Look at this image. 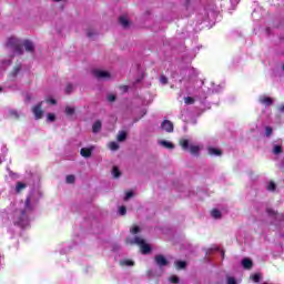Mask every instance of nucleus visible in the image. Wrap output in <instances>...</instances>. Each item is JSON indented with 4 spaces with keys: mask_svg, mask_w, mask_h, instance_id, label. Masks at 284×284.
<instances>
[{
    "mask_svg": "<svg viewBox=\"0 0 284 284\" xmlns=\"http://www.w3.org/2000/svg\"><path fill=\"white\" fill-rule=\"evenodd\" d=\"M32 112H33L36 119L43 118V110L41 109V102L32 108Z\"/></svg>",
    "mask_w": 284,
    "mask_h": 284,
    "instance_id": "423d86ee",
    "label": "nucleus"
},
{
    "mask_svg": "<svg viewBox=\"0 0 284 284\" xmlns=\"http://www.w3.org/2000/svg\"><path fill=\"white\" fill-rule=\"evenodd\" d=\"M108 101H110V103H114V101H116V95L110 94V95L108 97Z\"/></svg>",
    "mask_w": 284,
    "mask_h": 284,
    "instance_id": "4c0bfd02",
    "label": "nucleus"
},
{
    "mask_svg": "<svg viewBox=\"0 0 284 284\" xmlns=\"http://www.w3.org/2000/svg\"><path fill=\"white\" fill-rule=\"evenodd\" d=\"M10 116H13L14 119H19V113L14 110L9 112Z\"/></svg>",
    "mask_w": 284,
    "mask_h": 284,
    "instance_id": "58836bf2",
    "label": "nucleus"
},
{
    "mask_svg": "<svg viewBox=\"0 0 284 284\" xmlns=\"http://www.w3.org/2000/svg\"><path fill=\"white\" fill-rule=\"evenodd\" d=\"M272 134H274V129H272V126H266L265 128V135L266 136H272Z\"/></svg>",
    "mask_w": 284,
    "mask_h": 284,
    "instance_id": "cd10ccee",
    "label": "nucleus"
},
{
    "mask_svg": "<svg viewBox=\"0 0 284 284\" xmlns=\"http://www.w3.org/2000/svg\"><path fill=\"white\" fill-rule=\"evenodd\" d=\"M184 102L186 103V105H192V104H194V98H192V97H186V98L184 99Z\"/></svg>",
    "mask_w": 284,
    "mask_h": 284,
    "instance_id": "c756f323",
    "label": "nucleus"
},
{
    "mask_svg": "<svg viewBox=\"0 0 284 284\" xmlns=\"http://www.w3.org/2000/svg\"><path fill=\"white\" fill-rule=\"evenodd\" d=\"M160 82H161L163 85H168V77H165V74H161V75H160Z\"/></svg>",
    "mask_w": 284,
    "mask_h": 284,
    "instance_id": "7c9ffc66",
    "label": "nucleus"
},
{
    "mask_svg": "<svg viewBox=\"0 0 284 284\" xmlns=\"http://www.w3.org/2000/svg\"><path fill=\"white\" fill-rule=\"evenodd\" d=\"M227 284H236V280L234 277H229Z\"/></svg>",
    "mask_w": 284,
    "mask_h": 284,
    "instance_id": "79ce46f5",
    "label": "nucleus"
},
{
    "mask_svg": "<svg viewBox=\"0 0 284 284\" xmlns=\"http://www.w3.org/2000/svg\"><path fill=\"white\" fill-rule=\"evenodd\" d=\"M140 232H141V227H139V226H133L131 230L132 234H139Z\"/></svg>",
    "mask_w": 284,
    "mask_h": 284,
    "instance_id": "e433bc0d",
    "label": "nucleus"
},
{
    "mask_svg": "<svg viewBox=\"0 0 284 284\" xmlns=\"http://www.w3.org/2000/svg\"><path fill=\"white\" fill-rule=\"evenodd\" d=\"M199 152H201V148L199 145H191L190 153L194 156H199Z\"/></svg>",
    "mask_w": 284,
    "mask_h": 284,
    "instance_id": "a211bd4d",
    "label": "nucleus"
},
{
    "mask_svg": "<svg viewBox=\"0 0 284 284\" xmlns=\"http://www.w3.org/2000/svg\"><path fill=\"white\" fill-rule=\"evenodd\" d=\"M211 216H212L213 219H221L223 215L221 214V211H219V209H213V210L211 211Z\"/></svg>",
    "mask_w": 284,
    "mask_h": 284,
    "instance_id": "6ab92c4d",
    "label": "nucleus"
},
{
    "mask_svg": "<svg viewBox=\"0 0 284 284\" xmlns=\"http://www.w3.org/2000/svg\"><path fill=\"white\" fill-rule=\"evenodd\" d=\"M64 112H65L67 116H72V114H74L75 110L72 106H65Z\"/></svg>",
    "mask_w": 284,
    "mask_h": 284,
    "instance_id": "5701e85b",
    "label": "nucleus"
},
{
    "mask_svg": "<svg viewBox=\"0 0 284 284\" xmlns=\"http://www.w3.org/2000/svg\"><path fill=\"white\" fill-rule=\"evenodd\" d=\"M27 185L23 182H18L16 185V192H21V190H26Z\"/></svg>",
    "mask_w": 284,
    "mask_h": 284,
    "instance_id": "412c9836",
    "label": "nucleus"
},
{
    "mask_svg": "<svg viewBox=\"0 0 284 284\" xmlns=\"http://www.w3.org/2000/svg\"><path fill=\"white\" fill-rule=\"evenodd\" d=\"M21 214H22V216H26V211H22Z\"/></svg>",
    "mask_w": 284,
    "mask_h": 284,
    "instance_id": "09e8293b",
    "label": "nucleus"
},
{
    "mask_svg": "<svg viewBox=\"0 0 284 284\" xmlns=\"http://www.w3.org/2000/svg\"><path fill=\"white\" fill-rule=\"evenodd\" d=\"M266 190H268V192H275L276 191V183H274V181H271L268 183Z\"/></svg>",
    "mask_w": 284,
    "mask_h": 284,
    "instance_id": "b1692460",
    "label": "nucleus"
},
{
    "mask_svg": "<svg viewBox=\"0 0 284 284\" xmlns=\"http://www.w3.org/2000/svg\"><path fill=\"white\" fill-rule=\"evenodd\" d=\"M26 207H30V197H27L26 200Z\"/></svg>",
    "mask_w": 284,
    "mask_h": 284,
    "instance_id": "a18cd8bd",
    "label": "nucleus"
},
{
    "mask_svg": "<svg viewBox=\"0 0 284 284\" xmlns=\"http://www.w3.org/2000/svg\"><path fill=\"white\" fill-rule=\"evenodd\" d=\"M251 278L254 283H261V274L258 273H255L254 275H252Z\"/></svg>",
    "mask_w": 284,
    "mask_h": 284,
    "instance_id": "a878e982",
    "label": "nucleus"
},
{
    "mask_svg": "<svg viewBox=\"0 0 284 284\" xmlns=\"http://www.w3.org/2000/svg\"><path fill=\"white\" fill-rule=\"evenodd\" d=\"M93 36H94V33H92V31H89V32H88V37H89V38H91V37H93Z\"/></svg>",
    "mask_w": 284,
    "mask_h": 284,
    "instance_id": "49530a36",
    "label": "nucleus"
},
{
    "mask_svg": "<svg viewBox=\"0 0 284 284\" xmlns=\"http://www.w3.org/2000/svg\"><path fill=\"white\" fill-rule=\"evenodd\" d=\"M119 23L122 26V28H130V20H128V18L124 16L119 18Z\"/></svg>",
    "mask_w": 284,
    "mask_h": 284,
    "instance_id": "9b49d317",
    "label": "nucleus"
},
{
    "mask_svg": "<svg viewBox=\"0 0 284 284\" xmlns=\"http://www.w3.org/2000/svg\"><path fill=\"white\" fill-rule=\"evenodd\" d=\"M273 153H275V154H282V153H283V146H281V145H275V146L273 148Z\"/></svg>",
    "mask_w": 284,
    "mask_h": 284,
    "instance_id": "393cba45",
    "label": "nucleus"
},
{
    "mask_svg": "<svg viewBox=\"0 0 284 284\" xmlns=\"http://www.w3.org/2000/svg\"><path fill=\"white\" fill-rule=\"evenodd\" d=\"M47 103H51V105H57V100L54 99H48Z\"/></svg>",
    "mask_w": 284,
    "mask_h": 284,
    "instance_id": "37998d69",
    "label": "nucleus"
},
{
    "mask_svg": "<svg viewBox=\"0 0 284 284\" xmlns=\"http://www.w3.org/2000/svg\"><path fill=\"white\" fill-rule=\"evenodd\" d=\"M101 128H102L101 121H100V120H97V121L93 123V125H92V132H93L94 134H97V133L101 132Z\"/></svg>",
    "mask_w": 284,
    "mask_h": 284,
    "instance_id": "f8f14e48",
    "label": "nucleus"
},
{
    "mask_svg": "<svg viewBox=\"0 0 284 284\" xmlns=\"http://www.w3.org/2000/svg\"><path fill=\"white\" fill-rule=\"evenodd\" d=\"M72 90H74V87H72V83H68L65 88V94H72Z\"/></svg>",
    "mask_w": 284,
    "mask_h": 284,
    "instance_id": "c85d7f7f",
    "label": "nucleus"
},
{
    "mask_svg": "<svg viewBox=\"0 0 284 284\" xmlns=\"http://www.w3.org/2000/svg\"><path fill=\"white\" fill-rule=\"evenodd\" d=\"M258 101L262 105H274V100L270 97L262 95Z\"/></svg>",
    "mask_w": 284,
    "mask_h": 284,
    "instance_id": "6e6552de",
    "label": "nucleus"
},
{
    "mask_svg": "<svg viewBox=\"0 0 284 284\" xmlns=\"http://www.w3.org/2000/svg\"><path fill=\"white\" fill-rule=\"evenodd\" d=\"M267 214H270L271 216H275L276 215V211L272 210V209H266Z\"/></svg>",
    "mask_w": 284,
    "mask_h": 284,
    "instance_id": "ea45409f",
    "label": "nucleus"
},
{
    "mask_svg": "<svg viewBox=\"0 0 284 284\" xmlns=\"http://www.w3.org/2000/svg\"><path fill=\"white\" fill-rule=\"evenodd\" d=\"M180 145L182 150H190V140L187 139L180 140Z\"/></svg>",
    "mask_w": 284,
    "mask_h": 284,
    "instance_id": "dca6fc26",
    "label": "nucleus"
},
{
    "mask_svg": "<svg viewBox=\"0 0 284 284\" xmlns=\"http://www.w3.org/2000/svg\"><path fill=\"white\" fill-rule=\"evenodd\" d=\"M19 72H21V65H16L13 68V71L11 72L12 77H17V74H19Z\"/></svg>",
    "mask_w": 284,
    "mask_h": 284,
    "instance_id": "bb28decb",
    "label": "nucleus"
},
{
    "mask_svg": "<svg viewBox=\"0 0 284 284\" xmlns=\"http://www.w3.org/2000/svg\"><path fill=\"white\" fill-rule=\"evenodd\" d=\"M119 213L121 214V216H125V214L128 213V209L125 206H120Z\"/></svg>",
    "mask_w": 284,
    "mask_h": 284,
    "instance_id": "c9c22d12",
    "label": "nucleus"
},
{
    "mask_svg": "<svg viewBox=\"0 0 284 284\" xmlns=\"http://www.w3.org/2000/svg\"><path fill=\"white\" fill-rule=\"evenodd\" d=\"M26 52H34V43L30 40H24L22 43Z\"/></svg>",
    "mask_w": 284,
    "mask_h": 284,
    "instance_id": "0eeeda50",
    "label": "nucleus"
},
{
    "mask_svg": "<svg viewBox=\"0 0 284 284\" xmlns=\"http://www.w3.org/2000/svg\"><path fill=\"white\" fill-rule=\"evenodd\" d=\"M112 174H113L114 179H119V176H121V171L119 170L118 166L112 168Z\"/></svg>",
    "mask_w": 284,
    "mask_h": 284,
    "instance_id": "4be33fe9",
    "label": "nucleus"
},
{
    "mask_svg": "<svg viewBox=\"0 0 284 284\" xmlns=\"http://www.w3.org/2000/svg\"><path fill=\"white\" fill-rule=\"evenodd\" d=\"M171 283H179V276L173 275L170 277Z\"/></svg>",
    "mask_w": 284,
    "mask_h": 284,
    "instance_id": "a19ab883",
    "label": "nucleus"
},
{
    "mask_svg": "<svg viewBox=\"0 0 284 284\" xmlns=\"http://www.w3.org/2000/svg\"><path fill=\"white\" fill-rule=\"evenodd\" d=\"M93 77H95V79H110V72L101 71V70H94L93 71Z\"/></svg>",
    "mask_w": 284,
    "mask_h": 284,
    "instance_id": "39448f33",
    "label": "nucleus"
},
{
    "mask_svg": "<svg viewBox=\"0 0 284 284\" xmlns=\"http://www.w3.org/2000/svg\"><path fill=\"white\" fill-rule=\"evenodd\" d=\"M132 196H134V192L128 191L125 194L124 201H130V199H132Z\"/></svg>",
    "mask_w": 284,
    "mask_h": 284,
    "instance_id": "f704fd0d",
    "label": "nucleus"
},
{
    "mask_svg": "<svg viewBox=\"0 0 284 284\" xmlns=\"http://www.w3.org/2000/svg\"><path fill=\"white\" fill-rule=\"evenodd\" d=\"M109 148H110V150L116 151V150H119V143H116V142H111V143L109 144Z\"/></svg>",
    "mask_w": 284,
    "mask_h": 284,
    "instance_id": "2f4dec72",
    "label": "nucleus"
},
{
    "mask_svg": "<svg viewBox=\"0 0 284 284\" xmlns=\"http://www.w3.org/2000/svg\"><path fill=\"white\" fill-rule=\"evenodd\" d=\"M48 121H49L50 123L57 121V115H54L53 113H49V114H48Z\"/></svg>",
    "mask_w": 284,
    "mask_h": 284,
    "instance_id": "473e14b6",
    "label": "nucleus"
},
{
    "mask_svg": "<svg viewBox=\"0 0 284 284\" xmlns=\"http://www.w3.org/2000/svg\"><path fill=\"white\" fill-rule=\"evenodd\" d=\"M242 265H243L244 270H252L254 262H252V260H250V258H244L242 261Z\"/></svg>",
    "mask_w": 284,
    "mask_h": 284,
    "instance_id": "ddd939ff",
    "label": "nucleus"
},
{
    "mask_svg": "<svg viewBox=\"0 0 284 284\" xmlns=\"http://www.w3.org/2000/svg\"><path fill=\"white\" fill-rule=\"evenodd\" d=\"M154 261L158 267H165L170 262L163 255L158 254L154 256Z\"/></svg>",
    "mask_w": 284,
    "mask_h": 284,
    "instance_id": "7ed1b4c3",
    "label": "nucleus"
},
{
    "mask_svg": "<svg viewBox=\"0 0 284 284\" xmlns=\"http://www.w3.org/2000/svg\"><path fill=\"white\" fill-rule=\"evenodd\" d=\"M53 1L59 2V1H61V0H53Z\"/></svg>",
    "mask_w": 284,
    "mask_h": 284,
    "instance_id": "8fccbe9b",
    "label": "nucleus"
},
{
    "mask_svg": "<svg viewBox=\"0 0 284 284\" xmlns=\"http://www.w3.org/2000/svg\"><path fill=\"white\" fill-rule=\"evenodd\" d=\"M7 48H11V50H13V52H16L17 54H23V47L21 44V40L14 37L8 39Z\"/></svg>",
    "mask_w": 284,
    "mask_h": 284,
    "instance_id": "f257e3e1",
    "label": "nucleus"
},
{
    "mask_svg": "<svg viewBox=\"0 0 284 284\" xmlns=\"http://www.w3.org/2000/svg\"><path fill=\"white\" fill-rule=\"evenodd\" d=\"M160 145H162L163 148H166L168 150H174V144L165 140L160 141Z\"/></svg>",
    "mask_w": 284,
    "mask_h": 284,
    "instance_id": "f3484780",
    "label": "nucleus"
},
{
    "mask_svg": "<svg viewBox=\"0 0 284 284\" xmlns=\"http://www.w3.org/2000/svg\"><path fill=\"white\" fill-rule=\"evenodd\" d=\"M123 88H124V91L128 92V85H124Z\"/></svg>",
    "mask_w": 284,
    "mask_h": 284,
    "instance_id": "de8ad7c7",
    "label": "nucleus"
},
{
    "mask_svg": "<svg viewBox=\"0 0 284 284\" xmlns=\"http://www.w3.org/2000/svg\"><path fill=\"white\" fill-rule=\"evenodd\" d=\"M278 112H284V104L277 106Z\"/></svg>",
    "mask_w": 284,
    "mask_h": 284,
    "instance_id": "c03bdc74",
    "label": "nucleus"
},
{
    "mask_svg": "<svg viewBox=\"0 0 284 284\" xmlns=\"http://www.w3.org/2000/svg\"><path fill=\"white\" fill-rule=\"evenodd\" d=\"M128 139V133L125 131H121L119 134H118V141L120 142H123Z\"/></svg>",
    "mask_w": 284,
    "mask_h": 284,
    "instance_id": "aec40b11",
    "label": "nucleus"
},
{
    "mask_svg": "<svg viewBox=\"0 0 284 284\" xmlns=\"http://www.w3.org/2000/svg\"><path fill=\"white\" fill-rule=\"evenodd\" d=\"M131 243H135V245H139L142 254H150L152 252V246H150V244L145 243V240L139 236H135L134 241Z\"/></svg>",
    "mask_w": 284,
    "mask_h": 284,
    "instance_id": "f03ea898",
    "label": "nucleus"
},
{
    "mask_svg": "<svg viewBox=\"0 0 284 284\" xmlns=\"http://www.w3.org/2000/svg\"><path fill=\"white\" fill-rule=\"evenodd\" d=\"M65 181L67 183H74V181H77V178H74V175H67Z\"/></svg>",
    "mask_w": 284,
    "mask_h": 284,
    "instance_id": "72a5a7b5",
    "label": "nucleus"
},
{
    "mask_svg": "<svg viewBox=\"0 0 284 284\" xmlns=\"http://www.w3.org/2000/svg\"><path fill=\"white\" fill-rule=\"evenodd\" d=\"M80 154L81 156H83L84 159H90V156H92V149L90 148H82L80 150Z\"/></svg>",
    "mask_w": 284,
    "mask_h": 284,
    "instance_id": "1a4fd4ad",
    "label": "nucleus"
},
{
    "mask_svg": "<svg viewBox=\"0 0 284 284\" xmlns=\"http://www.w3.org/2000/svg\"><path fill=\"white\" fill-rule=\"evenodd\" d=\"M162 130H164L165 132H174V123H172V121L170 120H164L161 124Z\"/></svg>",
    "mask_w": 284,
    "mask_h": 284,
    "instance_id": "20e7f679",
    "label": "nucleus"
},
{
    "mask_svg": "<svg viewBox=\"0 0 284 284\" xmlns=\"http://www.w3.org/2000/svg\"><path fill=\"white\" fill-rule=\"evenodd\" d=\"M174 265H175L176 270H185V267H187V262L175 261Z\"/></svg>",
    "mask_w": 284,
    "mask_h": 284,
    "instance_id": "4468645a",
    "label": "nucleus"
},
{
    "mask_svg": "<svg viewBox=\"0 0 284 284\" xmlns=\"http://www.w3.org/2000/svg\"><path fill=\"white\" fill-rule=\"evenodd\" d=\"M120 265L122 266V267H134V261H132V260H123V261H121L120 262Z\"/></svg>",
    "mask_w": 284,
    "mask_h": 284,
    "instance_id": "2eb2a0df",
    "label": "nucleus"
},
{
    "mask_svg": "<svg viewBox=\"0 0 284 284\" xmlns=\"http://www.w3.org/2000/svg\"><path fill=\"white\" fill-rule=\"evenodd\" d=\"M0 92H1V89H0Z\"/></svg>",
    "mask_w": 284,
    "mask_h": 284,
    "instance_id": "3c124183",
    "label": "nucleus"
},
{
    "mask_svg": "<svg viewBox=\"0 0 284 284\" xmlns=\"http://www.w3.org/2000/svg\"><path fill=\"white\" fill-rule=\"evenodd\" d=\"M209 154H210V156H221L223 154V151H221V149L210 146Z\"/></svg>",
    "mask_w": 284,
    "mask_h": 284,
    "instance_id": "9d476101",
    "label": "nucleus"
}]
</instances>
